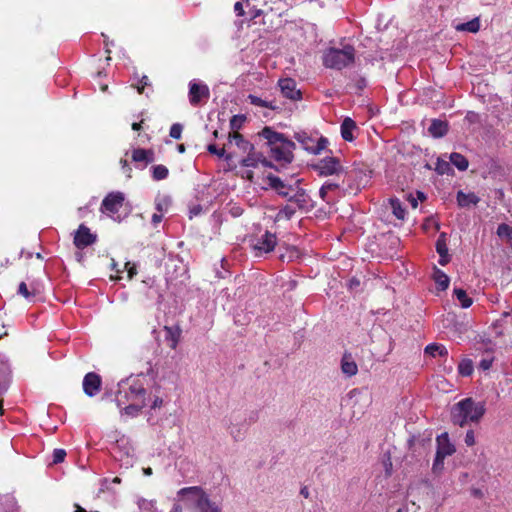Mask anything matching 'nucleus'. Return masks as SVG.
Returning a JSON list of instances; mask_svg holds the SVG:
<instances>
[{
  "label": "nucleus",
  "instance_id": "a18cd8bd",
  "mask_svg": "<svg viewBox=\"0 0 512 512\" xmlns=\"http://www.w3.org/2000/svg\"><path fill=\"white\" fill-rule=\"evenodd\" d=\"M492 363H493L492 357L483 358L479 363V368L482 369L483 371H487L492 366Z\"/></svg>",
  "mask_w": 512,
  "mask_h": 512
},
{
  "label": "nucleus",
  "instance_id": "774afa93",
  "mask_svg": "<svg viewBox=\"0 0 512 512\" xmlns=\"http://www.w3.org/2000/svg\"><path fill=\"white\" fill-rule=\"evenodd\" d=\"M178 151H179L180 153H183V152L185 151V148H184V145H183V144H181V145H179V146H178Z\"/></svg>",
  "mask_w": 512,
  "mask_h": 512
},
{
  "label": "nucleus",
  "instance_id": "2eb2a0df",
  "mask_svg": "<svg viewBox=\"0 0 512 512\" xmlns=\"http://www.w3.org/2000/svg\"><path fill=\"white\" fill-rule=\"evenodd\" d=\"M437 442V450L436 454L447 457L452 455L455 452V446L450 442L449 436L447 433H443L439 435L436 439Z\"/></svg>",
  "mask_w": 512,
  "mask_h": 512
},
{
  "label": "nucleus",
  "instance_id": "a19ab883",
  "mask_svg": "<svg viewBox=\"0 0 512 512\" xmlns=\"http://www.w3.org/2000/svg\"><path fill=\"white\" fill-rule=\"evenodd\" d=\"M10 373L9 365L6 361L0 359V380L6 378Z\"/></svg>",
  "mask_w": 512,
  "mask_h": 512
},
{
  "label": "nucleus",
  "instance_id": "393cba45",
  "mask_svg": "<svg viewBox=\"0 0 512 512\" xmlns=\"http://www.w3.org/2000/svg\"><path fill=\"white\" fill-rule=\"evenodd\" d=\"M454 295L462 308H468L472 305V299L467 295L466 291L461 288L454 289Z\"/></svg>",
  "mask_w": 512,
  "mask_h": 512
},
{
  "label": "nucleus",
  "instance_id": "a211bd4d",
  "mask_svg": "<svg viewBox=\"0 0 512 512\" xmlns=\"http://www.w3.org/2000/svg\"><path fill=\"white\" fill-rule=\"evenodd\" d=\"M429 133L436 138L444 136L448 131V125L441 120H433L428 128Z\"/></svg>",
  "mask_w": 512,
  "mask_h": 512
},
{
  "label": "nucleus",
  "instance_id": "680f3d73",
  "mask_svg": "<svg viewBox=\"0 0 512 512\" xmlns=\"http://www.w3.org/2000/svg\"><path fill=\"white\" fill-rule=\"evenodd\" d=\"M141 128V122L140 123H133L132 129L135 131H138Z\"/></svg>",
  "mask_w": 512,
  "mask_h": 512
},
{
  "label": "nucleus",
  "instance_id": "bb28decb",
  "mask_svg": "<svg viewBox=\"0 0 512 512\" xmlns=\"http://www.w3.org/2000/svg\"><path fill=\"white\" fill-rule=\"evenodd\" d=\"M497 235L506 240L512 248V227L508 224L502 223L497 228Z\"/></svg>",
  "mask_w": 512,
  "mask_h": 512
},
{
  "label": "nucleus",
  "instance_id": "69168bd1",
  "mask_svg": "<svg viewBox=\"0 0 512 512\" xmlns=\"http://www.w3.org/2000/svg\"><path fill=\"white\" fill-rule=\"evenodd\" d=\"M417 195H418V199L420 201H423L425 199V196H424V194L422 192H418Z\"/></svg>",
  "mask_w": 512,
  "mask_h": 512
},
{
  "label": "nucleus",
  "instance_id": "c756f323",
  "mask_svg": "<svg viewBox=\"0 0 512 512\" xmlns=\"http://www.w3.org/2000/svg\"><path fill=\"white\" fill-rule=\"evenodd\" d=\"M473 372V363L470 359H462L458 364V373L462 376H470Z\"/></svg>",
  "mask_w": 512,
  "mask_h": 512
},
{
  "label": "nucleus",
  "instance_id": "f704fd0d",
  "mask_svg": "<svg viewBox=\"0 0 512 512\" xmlns=\"http://www.w3.org/2000/svg\"><path fill=\"white\" fill-rule=\"evenodd\" d=\"M245 121V117L242 115H235L230 120V127L233 132H238V130L242 127V124Z\"/></svg>",
  "mask_w": 512,
  "mask_h": 512
},
{
  "label": "nucleus",
  "instance_id": "603ef678",
  "mask_svg": "<svg viewBox=\"0 0 512 512\" xmlns=\"http://www.w3.org/2000/svg\"><path fill=\"white\" fill-rule=\"evenodd\" d=\"M323 186H324V190H328L329 192L336 190L338 188L337 184L331 183V182H326Z\"/></svg>",
  "mask_w": 512,
  "mask_h": 512
},
{
  "label": "nucleus",
  "instance_id": "f8f14e48",
  "mask_svg": "<svg viewBox=\"0 0 512 512\" xmlns=\"http://www.w3.org/2000/svg\"><path fill=\"white\" fill-rule=\"evenodd\" d=\"M101 387V378L98 374L90 372L83 379V390L89 397L95 396Z\"/></svg>",
  "mask_w": 512,
  "mask_h": 512
},
{
  "label": "nucleus",
  "instance_id": "2f4dec72",
  "mask_svg": "<svg viewBox=\"0 0 512 512\" xmlns=\"http://www.w3.org/2000/svg\"><path fill=\"white\" fill-rule=\"evenodd\" d=\"M436 250L440 257H446L448 254V248L446 245V235L442 233L436 242Z\"/></svg>",
  "mask_w": 512,
  "mask_h": 512
},
{
  "label": "nucleus",
  "instance_id": "4be33fe9",
  "mask_svg": "<svg viewBox=\"0 0 512 512\" xmlns=\"http://www.w3.org/2000/svg\"><path fill=\"white\" fill-rule=\"evenodd\" d=\"M341 370L346 376L351 377L356 375L358 367L350 357L344 356L341 362Z\"/></svg>",
  "mask_w": 512,
  "mask_h": 512
},
{
  "label": "nucleus",
  "instance_id": "8fccbe9b",
  "mask_svg": "<svg viewBox=\"0 0 512 512\" xmlns=\"http://www.w3.org/2000/svg\"><path fill=\"white\" fill-rule=\"evenodd\" d=\"M148 85V77L147 76H143L141 81H140V85L137 87V90L139 93H142L143 90H144V87Z\"/></svg>",
  "mask_w": 512,
  "mask_h": 512
},
{
  "label": "nucleus",
  "instance_id": "423d86ee",
  "mask_svg": "<svg viewBox=\"0 0 512 512\" xmlns=\"http://www.w3.org/2000/svg\"><path fill=\"white\" fill-rule=\"evenodd\" d=\"M177 496L187 509L194 512H200L209 500L204 490L198 486L182 488L178 491Z\"/></svg>",
  "mask_w": 512,
  "mask_h": 512
},
{
  "label": "nucleus",
  "instance_id": "ddd939ff",
  "mask_svg": "<svg viewBox=\"0 0 512 512\" xmlns=\"http://www.w3.org/2000/svg\"><path fill=\"white\" fill-rule=\"evenodd\" d=\"M248 154L242 159L241 165L247 168H258L259 166L271 167V163L266 160L261 153L252 151H246Z\"/></svg>",
  "mask_w": 512,
  "mask_h": 512
},
{
  "label": "nucleus",
  "instance_id": "5fc2aeb1",
  "mask_svg": "<svg viewBox=\"0 0 512 512\" xmlns=\"http://www.w3.org/2000/svg\"><path fill=\"white\" fill-rule=\"evenodd\" d=\"M163 401L161 398L159 397H155V399L153 400V403H152V408H158L162 405Z\"/></svg>",
  "mask_w": 512,
  "mask_h": 512
},
{
  "label": "nucleus",
  "instance_id": "9b49d317",
  "mask_svg": "<svg viewBox=\"0 0 512 512\" xmlns=\"http://www.w3.org/2000/svg\"><path fill=\"white\" fill-rule=\"evenodd\" d=\"M315 167L318 172L324 176L338 174L342 170L339 161L334 157H327L320 160Z\"/></svg>",
  "mask_w": 512,
  "mask_h": 512
},
{
  "label": "nucleus",
  "instance_id": "b1692460",
  "mask_svg": "<svg viewBox=\"0 0 512 512\" xmlns=\"http://www.w3.org/2000/svg\"><path fill=\"white\" fill-rule=\"evenodd\" d=\"M433 278L439 289L446 290L448 288L450 279L443 271L435 269Z\"/></svg>",
  "mask_w": 512,
  "mask_h": 512
},
{
  "label": "nucleus",
  "instance_id": "c03bdc74",
  "mask_svg": "<svg viewBox=\"0 0 512 512\" xmlns=\"http://www.w3.org/2000/svg\"><path fill=\"white\" fill-rule=\"evenodd\" d=\"M124 269L127 271L129 279H132L137 274L136 266L133 263H125Z\"/></svg>",
  "mask_w": 512,
  "mask_h": 512
},
{
  "label": "nucleus",
  "instance_id": "cd10ccee",
  "mask_svg": "<svg viewBox=\"0 0 512 512\" xmlns=\"http://www.w3.org/2000/svg\"><path fill=\"white\" fill-rule=\"evenodd\" d=\"M425 352L431 355L432 357H436L438 355L445 356L448 354V351L445 346L436 343L427 345L425 348Z\"/></svg>",
  "mask_w": 512,
  "mask_h": 512
},
{
  "label": "nucleus",
  "instance_id": "5701e85b",
  "mask_svg": "<svg viewBox=\"0 0 512 512\" xmlns=\"http://www.w3.org/2000/svg\"><path fill=\"white\" fill-rule=\"evenodd\" d=\"M389 204L394 216L399 220H404L406 216V210L402 206L401 202L397 198H391L389 200Z\"/></svg>",
  "mask_w": 512,
  "mask_h": 512
},
{
  "label": "nucleus",
  "instance_id": "6ab92c4d",
  "mask_svg": "<svg viewBox=\"0 0 512 512\" xmlns=\"http://www.w3.org/2000/svg\"><path fill=\"white\" fill-rule=\"evenodd\" d=\"M478 202L479 198L474 193H464L462 191L457 193V203L460 207L476 205Z\"/></svg>",
  "mask_w": 512,
  "mask_h": 512
},
{
  "label": "nucleus",
  "instance_id": "49530a36",
  "mask_svg": "<svg viewBox=\"0 0 512 512\" xmlns=\"http://www.w3.org/2000/svg\"><path fill=\"white\" fill-rule=\"evenodd\" d=\"M208 151H209L210 153H212V154L217 155L218 157H224V156H225V149H224V148H222V149H218V148L216 147V145H214V144H210V145L208 146Z\"/></svg>",
  "mask_w": 512,
  "mask_h": 512
},
{
  "label": "nucleus",
  "instance_id": "bf43d9fd",
  "mask_svg": "<svg viewBox=\"0 0 512 512\" xmlns=\"http://www.w3.org/2000/svg\"><path fill=\"white\" fill-rule=\"evenodd\" d=\"M124 173L127 175L128 178L131 177V168L127 166L126 168H122Z\"/></svg>",
  "mask_w": 512,
  "mask_h": 512
},
{
  "label": "nucleus",
  "instance_id": "c9c22d12",
  "mask_svg": "<svg viewBox=\"0 0 512 512\" xmlns=\"http://www.w3.org/2000/svg\"><path fill=\"white\" fill-rule=\"evenodd\" d=\"M294 213H295V209L290 205H286L278 212L277 218L278 219H290L294 215Z\"/></svg>",
  "mask_w": 512,
  "mask_h": 512
},
{
  "label": "nucleus",
  "instance_id": "09e8293b",
  "mask_svg": "<svg viewBox=\"0 0 512 512\" xmlns=\"http://www.w3.org/2000/svg\"><path fill=\"white\" fill-rule=\"evenodd\" d=\"M163 214L164 213H161V212H157V213H154L153 216H152V223L156 226L158 225L161 221H162V218H163Z\"/></svg>",
  "mask_w": 512,
  "mask_h": 512
},
{
  "label": "nucleus",
  "instance_id": "052dcab7",
  "mask_svg": "<svg viewBox=\"0 0 512 512\" xmlns=\"http://www.w3.org/2000/svg\"><path fill=\"white\" fill-rule=\"evenodd\" d=\"M143 472L146 476L152 475V469L150 467L144 468Z\"/></svg>",
  "mask_w": 512,
  "mask_h": 512
},
{
  "label": "nucleus",
  "instance_id": "de8ad7c7",
  "mask_svg": "<svg viewBox=\"0 0 512 512\" xmlns=\"http://www.w3.org/2000/svg\"><path fill=\"white\" fill-rule=\"evenodd\" d=\"M449 169V164L445 161L443 162H438L437 163V167H436V170L440 173V174H444L447 170Z\"/></svg>",
  "mask_w": 512,
  "mask_h": 512
},
{
  "label": "nucleus",
  "instance_id": "0eeeda50",
  "mask_svg": "<svg viewBox=\"0 0 512 512\" xmlns=\"http://www.w3.org/2000/svg\"><path fill=\"white\" fill-rule=\"evenodd\" d=\"M124 202V194L121 192H113L108 194L103 202L101 210L104 213H107L111 218L116 220L115 214L120 210L123 206Z\"/></svg>",
  "mask_w": 512,
  "mask_h": 512
},
{
  "label": "nucleus",
  "instance_id": "4d7b16f0",
  "mask_svg": "<svg viewBox=\"0 0 512 512\" xmlns=\"http://www.w3.org/2000/svg\"><path fill=\"white\" fill-rule=\"evenodd\" d=\"M409 202L413 208H416L418 206V200L413 196H409Z\"/></svg>",
  "mask_w": 512,
  "mask_h": 512
},
{
  "label": "nucleus",
  "instance_id": "7ed1b4c3",
  "mask_svg": "<svg viewBox=\"0 0 512 512\" xmlns=\"http://www.w3.org/2000/svg\"><path fill=\"white\" fill-rule=\"evenodd\" d=\"M260 136L267 140L275 160L283 161L284 163H290L293 160L295 144L283 134L273 131L270 127H265L261 131Z\"/></svg>",
  "mask_w": 512,
  "mask_h": 512
},
{
  "label": "nucleus",
  "instance_id": "864d4df0",
  "mask_svg": "<svg viewBox=\"0 0 512 512\" xmlns=\"http://www.w3.org/2000/svg\"><path fill=\"white\" fill-rule=\"evenodd\" d=\"M328 190H324V186H322L319 190V194L321 196V198L327 202L330 201V199L327 197V194H328Z\"/></svg>",
  "mask_w": 512,
  "mask_h": 512
},
{
  "label": "nucleus",
  "instance_id": "13d9d810",
  "mask_svg": "<svg viewBox=\"0 0 512 512\" xmlns=\"http://www.w3.org/2000/svg\"><path fill=\"white\" fill-rule=\"evenodd\" d=\"M477 114L473 113V112H469L466 116V118L469 120V121H474L476 118H477Z\"/></svg>",
  "mask_w": 512,
  "mask_h": 512
},
{
  "label": "nucleus",
  "instance_id": "4468645a",
  "mask_svg": "<svg viewBox=\"0 0 512 512\" xmlns=\"http://www.w3.org/2000/svg\"><path fill=\"white\" fill-rule=\"evenodd\" d=\"M279 87L281 93L291 100H297L300 98V91L296 88V82L291 78H285L279 80Z\"/></svg>",
  "mask_w": 512,
  "mask_h": 512
},
{
  "label": "nucleus",
  "instance_id": "f3484780",
  "mask_svg": "<svg viewBox=\"0 0 512 512\" xmlns=\"http://www.w3.org/2000/svg\"><path fill=\"white\" fill-rule=\"evenodd\" d=\"M229 143L235 144L243 152L252 151L253 145L243 139V136L238 132H232L229 134Z\"/></svg>",
  "mask_w": 512,
  "mask_h": 512
},
{
  "label": "nucleus",
  "instance_id": "e433bc0d",
  "mask_svg": "<svg viewBox=\"0 0 512 512\" xmlns=\"http://www.w3.org/2000/svg\"><path fill=\"white\" fill-rule=\"evenodd\" d=\"M138 506L144 511H155V501L153 500L140 499L138 501Z\"/></svg>",
  "mask_w": 512,
  "mask_h": 512
},
{
  "label": "nucleus",
  "instance_id": "20e7f679",
  "mask_svg": "<svg viewBox=\"0 0 512 512\" xmlns=\"http://www.w3.org/2000/svg\"><path fill=\"white\" fill-rule=\"evenodd\" d=\"M485 413L484 404L466 398L455 404L451 410V417L454 424L461 427L469 422H478Z\"/></svg>",
  "mask_w": 512,
  "mask_h": 512
},
{
  "label": "nucleus",
  "instance_id": "ea45409f",
  "mask_svg": "<svg viewBox=\"0 0 512 512\" xmlns=\"http://www.w3.org/2000/svg\"><path fill=\"white\" fill-rule=\"evenodd\" d=\"M66 452L63 449H55L53 452V463H61L64 461Z\"/></svg>",
  "mask_w": 512,
  "mask_h": 512
},
{
  "label": "nucleus",
  "instance_id": "37998d69",
  "mask_svg": "<svg viewBox=\"0 0 512 512\" xmlns=\"http://www.w3.org/2000/svg\"><path fill=\"white\" fill-rule=\"evenodd\" d=\"M464 442L467 446H473L476 443L475 433L473 430L467 431Z\"/></svg>",
  "mask_w": 512,
  "mask_h": 512
},
{
  "label": "nucleus",
  "instance_id": "79ce46f5",
  "mask_svg": "<svg viewBox=\"0 0 512 512\" xmlns=\"http://www.w3.org/2000/svg\"><path fill=\"white\" fill-rule=\"evenodd\" d=\"M248 99H249L250 103L253 105L261 106V107H269V105L266 101L262 100L261 98H259L257 96L249 95Z\"/></svg>",
  "mask_w": 512,
  "mask_h": 512
},
{
  "label": "nucleus",
  "instance_id": "3c124183",
  "mask_svg": "<svg viewBox=\"0 0 512 512\" xmlns=\"http://www.w3.org/2000/svg\"><path fill=\"white\" fill-rule=\"evenodd\" d=\"M234 10L238 16H242L244 14L243 6L241 2H236L234 5Z\"/></svg>",
  "mask_w": 512,
  "mask_h": 512
},
{
  "label": "nucleus",
  "instance_id": "473e14b6",
  "mask_svg": "<svg viewBox=\"0 0 512 512\" xmlns=\"http://www.w3.org/2000/svg\"><path fill=\"white\" fill-rule=\"evenodd\" d=\"M171 200L168 196H159L156 198L155 205L158 212L164 213L167 211Z\"/></svg>",
  "mask_w": 512,
  "mask_h": 512
},
{
  "label": "nucleus",
  "instance_id": "338daca9",
  "mask_svg": "<svg viewBox=\"0 0 512 512\" xmlns=\"http://www.w3.org/2000/svg\"><path fill=\"white\" fill-rule=\"evenodd\" d=\"M171 512H183L179 506H175Z\"/></svg>",
  "mask_w": 512,
  "mask_h": 512
},
{
  "label": "nucleus",
  "instance_id": "c85d7f7f",
  "mask_svg": "<svg viewBox=\"0 0 512 512\" xmlns=\"http://www.w3.org/2000/svg\"><path fill=\"white\" fill-rule=\"evenodd\" d=\"M450 161L461 171H464L468 168L467 159L459 153H452L450 155Z\"/></svg>",
  "mask_w": 512,
  "mask_h": 512
},
{
  "label": "nucleus",
  "instance_id": "1a4fd4ad",
  "mask_svg": "<svg viewBox=\"0 0 512 512\" xmlns=\"http://www.w3.org/2000/svg\"><path fill=\"white\" fill-rule=\"evenodd\" d=\"M97 239L96 234L91 233L90 229L84 224H81L74 235V244L77 248L83 249L95 243Z\"/></svg>",
  "mask_w": 512,
  "mask_h": 512
},
{
  "label": "nucleus",
  "instance_id": "6e6552de",
  "mask_svg": "<svg viewBox=\"0 0 512 512\" xmlns=\"http://www.w3.org/2000/svg\"><path fill=\"white\" fill-rule=\"evenodd\" d=\"M276 245V236L268 231L252 241V248L256 256L271 252Z\"/></svg>",
  "mask_w": 512,
  "mask_h": 512
},
{
  "label": "nucleus",
  "instance_id": "f03ea898",
  "mask_svg": "<svg viewBox=\"0 0 512 512\" xmlns=\"http://www.w3.org/2000/svg\"><path fill=\"white\" fill-rule=\"evenodd\" d=\"M266 181L269 187L274 189L280 196L295 203L299 209L309 210L313 207V203L309 195L304 189L299 187V179L294 182L292 180L286 182L275 175L269 174L266 176Z\"/></svg>",
  "mask_w": 512,
  "mask_h": 512
},
{
  "label": "nucleus",
  "instance_id": "72a5a7b5",
  "mask_svg": "<svg viewBox=\"0 0 512 512\" xmlns=\"http://www.w3.org/2000/svg\"><path fill=\"white\" fill-rule=\"evenodd\" d=\"M446 457L437 455L435 456L433 465H432V471L434 474H441L444 469V459Z\"/></svg>",
  "mask_w": 512,
  "mask_h": 512
},
{
  "label": "nucleus",
  "instance_id": "6e6d98bb",
  "mask_svg": "<svg viewBox=\"0 0 512 512\" xmlns=\"http://www.w3.org/2000/svg\"><path fill=\"white\" fill-rule=\"evenodd\" d=\"M243 177L252 181L253 180V172L250 170H247V171L243 172Z\"/></svg>",
  "mask_w": 512,
  "mask_h": 512
},
{
  "label": "nucleus",
  "instance_id": "4c0bfd02",
  "mask_svg": "<svg viewBox=\"0 0 512 512\" xmlns=\"http://www.w3.org/2000/svg\"><path fill=\"white\" fill-rule=\"evenodd\" d=\"M200 512H221V509L215 502L209 499Z\"/></svg>",
  "mask_w": 512,
  "mask_h": 512
},
{
  "label": "nucleus",
  "instance_id": "9d476101",
  "mask_svg": "<svg viewBox=\"0 0 512 512\" xmlns=\"http://www.w3.org/2000/svg\"><path fill=\"white\" fill-rule=\"evenodd\" d=\"M209 97V88L207 85L195 80L189 83V101L192 105H197L202 99Z\"/></svg>",
  "mask_w": 512,
  "mask_h": 512
},
{
  "label": "nucleus",
  "instance_id": "e2e57ef3",
  "mask_svg": "<svg viewBox=\"0 0 512 512\" xmlns=\"http://www.w3.org/2000/svg\"><path fill=\"white\" fill-rule=\"evenodd\" d=\"M120 164H121L122 168H126L128 166V162L126 159H121Z\"/></svg>",
  "mask_w": 512,
  "mask_h": 512
},
{
  "label": "nucleus",
  "instance_id": "f257e3e1",
  "mask_svg": "<svg viewBox=\"0 0 512 512\" xmlns=\"http://www.w3.org/2000/svg\"><path fill=\"white\" fill-rule=\"evenodd\" d=\"M145 394L146 391L139 379L127 378L118 384L117 406L123 409L125 414L134 416L146 406Z\"/></svg>",
  "mask_w": 512,
  "mask_h": 512
},
{
  "label": "nucleus",
  "instance_id": "aec40b11",
  "mask_svg": "<svg viewBox=\"0 0 512 512\" xmlns=\"http://www.w3.org/2000/svg\"><path fill=\"white\" fill-rule=\"evenodd\" d=\"M356 128L355 122L351 118H346L341 124V135L344 140H353V130Z\"/></svg>",
  "mask_w": 512,
  "mask_h": 512
},
{
  "label": "nucleus",
  "instance_id": "58836bf2",
  "mask_svg": "<svg viewBox=\"0 0 512 512\" xmlns=\"http://www.w3.org/2000/svg\"><path fill=\"white\" fill-rule=\"evenodd\" d=\"M182 134V126L175 123L171 126L169 135L174 139H180Z\"/></svg>",
  "mask_w": 512,
  "mask_h": 512
},
{
  "label": "nucleus",
  "instance_id": "a878e982",
  "mask_svg": "<svg viewBox=\"0 0 512 512\" xmlns=\"http://www.w3.org/2000/svg\"><path fill=\"white\" fill-rule=\"evenodd\" d=\"M455 28L457 31H468L471 33H476L480 29V22L478 18H474L466 23L458 24Z\"/></svg>",
  "mask_w": 512,
  "mask_h": 512
},
{
  "label": "nucleus",
  "instance_id": "412c9836",
  "mask_svg": "<svg viewBox=\"0 0 512 512\" xmlns=\"http://www.w3.org/2000/svg\"><path fill=\"white\" fill-rule=\"evenodd\" d=\"M153 153L145 149H134L132 152V159L135 162H142L144 166L153 161Z\"/></svg>",
  "mask_w": 512,
  "mask_h": 512
},
{
  "label": "nucleus",
  "instance_id": "39448f33",
  "mask_svg": "<svg viewBox=\"0 0 512 512\" xmlns=\"http://www.w3.org/2000/svg\"><path fill=\"white\" fill-rule=\"evenodd\" d=\"M322 62L326 68L342 70L355 62V49L348 44L329 47L322 54Z\"/></svg>",
  "mask_w": 512,
  "mask_h": 512
},
{
  "label": "nucleus",
  "instance_id": "7c9ffc66",
  "mask_svg": "<svg viewBox=\"0 0 512 512\" xmlns=\"http://www.w3.org/2000/svg\"><path fill=\"white\" fill-rule=\"evenodd\" d=\"M152 175L154 180H163L168 176V169L164 165H155L152 167Z\"/></svg>",
  "mask_w": 512,
  "mask_h": 512
},
{
  "label": "nucleus",
  "instance_id": "dca6fc26",
  "mask_svg": "<svg viewBox=\"0 0 512 512\" xmlns=\"http://www.w3.org/2000/svg\"><path fill=\"white\" fill-rule=\"evenodd\" d=\"M18 293L28 302H32L35 296L41 293V289L39 285H31L29 288L25 282H21L18 287Z\"/></svg>",
  "mask_w": 512,
  "mask_h": 512
},
{
  "label": "nucleus",
  "instance_id": "0e129e2a",
  "mask_svg": "<svg viewBox=\"0 0 512 512\" xmlns=\"http://www.w3.org/2000/svg\"><path fill=\"white\" fill-rule=\"evenodd\" d=\"M439 262H440L441 265H445L448 262L447 256L443 257V258L440 257V261Z\"/></svg>",
  "mask_w": 512,
  "mask_h": 512
}]
</instances>
